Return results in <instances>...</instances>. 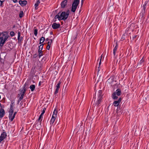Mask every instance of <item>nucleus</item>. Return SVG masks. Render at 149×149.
Segmentation results:
<instances>
[{"label": "nucleus", "instance_id": "f257e3e1", "mask_svg": "<svg viewBox=\"0 0 149 149\" xmlns=\"http://www.w3.org/2000/svg\"><path fill=\"white\" fill-rule=\"evenodd\" d=\"M60 12L58 13V14L55 16V19H58L59 21L62 20L64 21L66 20L68 18L69 14L70 11L69 10H68L66 11V12L65 11L62 12L60 15Z\"/></svg>", "mask_w": 149, "mask_h": 149}, {"label": "nucleus", "instance_id": "f03ea898", "mask_svg": "<svg viewBox=\"0 0 149 149\" xmlns=\"http://www.w3.org/2000/svg\"><path fill=\"white\" fill-rule=\"evenodd\" d=\"M6 32L2 33L3 36L4 37L2 36L0 37V46L2 47L3 46L6 41L7 40L10 36L8 35L7 33H6Z\"/></svg>", "mask_w": 149, "mask_h": 149}, {"label": "nucleus", "instance_id": "7ed1b4c3", "mask_svg": "<svg viewBox=\"0 0 149 149\" xmlns=\"http://www.w3.org/2000/svg\"><path fill=\"white\" fill-rule=\"evenodd\" d=\"M20 32L19 31H18L17 37V39L18 40V43L21 45L22 43V41L23 40V37L20 36Z\"/></svg>", "mask_w": 149, "mask_h": 149}, {"label": "nucleus", "instance_id": "20e7f679", "mask_svg": "<svg viewBox=\"0 0 149 149\" xmlns=\"http://www.w3.org/2000/svg\"><path fill=\"white\" fill-rule=\"evenodd\" d=\"M7 136V134L5 132H3L1 134L0 136V143L1 141H3L5 138H6Z\"/></svg>", "mask_w": 149, "mask_h": 149}, {"label": "nucleus", "instance_id": "39448f33", "mask_svg": "<svg viewBox=\"0 0 149 149\" xmlns=\"http://www.w3.org/2000/svg\"><path fill=\"white\" fill-rule=\"evenodd\" d=\"M10 46L11 45L10 42H8L3 47L4 48H5L4 49L5 51L8 52L10 51L9 49H8V48H10V49H11L10 47Z\"/></svg>", "mask_w": 149, "mask_h": 149}, {"label": "nucleus", "instance_id": "423d86ee", "mask_svg": "<svg viewBox=\"0 0 149 149\" xmlns=\"http://www.w3.org/2000/svg\"><path fill=\"white\" fill-rule=\"evenodd\" d=\"M68 1L67 0H64L62 1L61 5L62 8H65L67 6Z\"/></svg>", "mask_w": 149, "mask_h": 149}, {"label": "nucleus", "instance_id": "0eeeda50", "mask_svg": "<svg viewBox=\"0 0 149 149\" xmlns=\"http://www.w3.org/2000/svg\"><path fill=\"white\" fill-rule=\"evenodd\" d=\"M121 100V98H119L118 100L114 101L113 103L114 106L116 107L119 106V104L120 103Z\"/></svg>", "mask_w": 149, "mask_h": 149}, {"label": "nucleus", "instance_id": "6e6552de", "mask_svg": "<svg viewBox=\"0 0 149 149\" xmlns=\"http://www.w3.org/2000/svg\"><path fill=\"white\" fill-rule=\"evenodd\" d=\"M26 83L23 86V89H24V91L23 93H22V94L19 97V98H21L22 99H23V97L24 95V94L25 93V92L26 91V89L25 88L26 86Z\"/></svg>", "mask_w": 149, "mask_h": 149}, {"label": "nucleus", "instance_id": "1a4fd4ad", "mask_svg": "<svg viewBox=\"0 0 149 149\" xmlns=\"http://www.w3.org/2000/svg\"><path fill=\"white\" fill-rule=\"evenodd\" d=\"M19 3L20 5L22 7H24L27 4V2L26 0H24L23 1L22 0H19Z\"/></svg>", "mask_w": 149, "mask_h": 149}, {"label": "nucleus", "instance_id": "9d476101", "mask_svg": "<svg viewBox=\"0 0 149 149\" xmlns=\"http://www.w3.org/2000/svg\"><path fill=\"white\" fill-rule=\"evenodd\" d=\"M60 26V25L59 24L56 23H54L52 25V27L53 29H56L59 28Z\"/></svg>", "mask_w": 149, "mask_h": 149}, {"label": "nucleus", "instance_id": "9b49d317", "mask_svg": "<svg viewBox=\"0 0 149 149\" xmlns=\"http://www.w3.org/2000/svg\"><path fill=\"white\" fill-rule=\"evenodd\" d=\"M102 99V98H101V97H98V100H97V102L95 104H93V105L94 106V107H95V106H97V107H98L99 104L101 103Z\"/></svg>", "mask_w": 149, "mask_h": 149}, {"label": "nucleus", "instance_id": "f8f14e48", "mask_svg": "<svg viewBox=\"0 0 149 149\" xmlns=\"http://www.w3.org/2000/svg\"><path fill=\"white\" fill-rule=\"evenodd\" d=\"M5 112L3 109H1L0 111V118H1L4 116Z\"/></svg>", "mask_w": 149, "mask_h": 149}, {"label": "nucleus", "instance_id": "ddd939ff", "mask_svg": "<svg viewBox=\"0 0 149 149\" xmlns=\"http://www.w3.org/2000/svg\"><path fill=\"white\" fill-rule=\"evenodd\" d=\"M77 5L72 4L71 11L74 13L75 12L77 8Z\"/></svg>", "mask_w": 149, "mask_h": 149}, {"label": "nucleus", "instance_id": "4468645a", "mask_svg": "<svg viewBox=\"0 0 149 149\" xmlns=\"http://www.w3.org/2000/svg\"><path fill=\"white\" fill-rule=\"evenodd\" d=\"M116 45L113 49V54L114 55V56H115V55L116 54V52L117 50V49L118 48V44L117 42H116Z\"/></svg>", "mask_w": 149, "mask_h": 149}, {"label": "nucleus", "instance_id": "2eb2a0df", "mask_svg": "<svg viewBox=\"0 0 149 149\" xmlns=\"http://www.w3.org/2000/svg\"><path fill=\"white\" fill-rule=\"evenodd\" d=\"M114 81V78L113 77H111L110 78L108 79L107 81L109 83H111Z\"/></svg>", "mask_w": 149, "mask_h": 149}, {"label": "nucleus", "instance_id": "dca6fc26", "mask_svg": "<svg viewBox=\"0 0 149 149\" xmlns=\"http://www.w3.org/2000/svg\"><path fill=\"white\" fill-rule=\"evenodd\" d=\"M102 94V90L99 91L97 93L98 97H101V98H102L103 95Z\"/></svg>", "mask_w": 149, "mask_h": 149}, {"label": "nucleus", "instance_id": "f3484780", "mask_svg": "<svg viewBox=\"0 0 149 149\" xmlns=\"http://www.w3.org/2000/svg\"><path fill=\"white\" fill-rule=\"evenodd\" d=\"M117 95V96H119L121 94V91L120 89L118 88V89L116 91L114 92Z\"/></svg>", "mask_w": 149, "mask_h": 149}, {"label": "nucleus", "instance_id": "a211bd4d", "mask_svg": "<svg viewBox=\"0 0 149 149\" xmlns=\"http://www.w3.org/2000/svg\"><path fill=\"white\" fill-rule=\"evenodd\" d=\"M116 95H117L115 93L113 92L112 94L111 97L113 99H117L118 98V97Z\"/></svg>", "mask_w": 149, "mask_h": 149}, {"label": "nucleus", "instance_id": "6ab92c4d", "mask_svg": "<svg viewBox=\"0 0 149 149\" xmlns=\"http://www.w3.org/2000/svg\"><path fill=\"white\" fill-rule=\"evenodd\" d=\"M79 2V0H74L72 4L78 6Z\"/></svg>", "mask_w": 149, "mask_h": 149}, {"label": "nucleus", "instance_id": "aec40b11", "mask_svg": "<svg viewBox=\"0 0 149 149\" xmlns=\"http://www.w3.org/2000/svg\"><path fill=\"white\" fill-rule=\"evenodd\" d=\"M35 87L36 86L35 85L32 84L30 85L29 88L30 89L31 91L32 92L34 90Z\"/></svg>", "mask_w": 149, "mask_h": 149}, {"label": "nucleus", "instance_id": "412c9836", "mask_svg": "<svg viewBox=\"0 0 149 149\" xmlns=\"http://www.w3.org/2000/svg\"><path fill=\"white\" fill-rule=\"evenodd\" d=\"M148 3V1H146L145 2L144 4H143V10H144V12H145V11L146 10V5Z\"/></svg>", "mask_w": 149, "mask_h": 149}, {"label": "nucleus", "instance_id": "4be33fe9", "mask_svg": "<svg viewBox=\"0 0 149 149\" xmlns=\"http://www.w3.org/2000/svg\"><path fill=\"white\" fill-rule=\"evenodd\" d=\"M9 113V119L11 120V118H12V117L13 116V112H9L8 111Z\"/></svg>", "mask_w": 149, "mask_h": 149}, {"label": "nucleus", "instance_id": "5701e85b", "mask_svg": "<svg viewBox=\"0 0 149 149\" xmlns=\"http://www.w3.org/2000/svg\"><path fill=\"white\" fill-rule=\"evenodd\" d=\"M45 40V38L43 37H42L40 40L39 44H41Z\"/></svg>", "mask_w": 149, "mask_h": 149}, {"label": "nucleus", "instance_id": "b1692460", "mask_svg": "<svg viewBox=\"0 0 149 149\" xmlns=\"http://www.w3.org/2000/svg\"><path fill=\"white\" fill-rule=\"evenodd\" d=\"M14 107L12 105L10 106V109L8 111L14 112Z\"/></svg>", "mask_w": 149, "mask_h": 149}, {"label": "nucleus", "instance_id": "393cba45", "mask_svg": "<svg viewBox=\"0 0 149 149\" xmlns=\"http://www.w3.org/2000/svg\"><path fill=\"white\" fill-rule=\"evenodd\" d=\"M144 60L143 59H141L139 63H138V65H141L143 64V63L144 62Z\"/></svg>", "mask_w": 149, "mask_h": 149}, {"label": "nucleus", "instance_id": "a878e982", "mask_svg": "<svg viewBox=\"0 0 149 149\" xmlns=\"http://www.w3.org/2000/svg\"><path fill=\"white\" fill-rule=\"evenodd\" d=\"M117 107V109H116V111L118 112H121L120 106L119 105Z\"/></svg>", "mask_w": 149, "mask_h": 149}, {"label": "nucleus", "instance_id": "bb28decb", "mask_svg": "<svg viewBox=\"0 0 149 149\" xmlns=\"http://www.w3.org/2000/svg\"><path fill=\"white\" fill-rule=\"evenodd\" d=\"M102 57V55L100 56V62H99V66L98 67V70H97L98 72L100 71V69H99V67H100V64H101V61Z\"/></svg>", "mask_w": 149, "mask_h": 149}, {"label": "nucleus", "instance_id": "cd10ccee", "mask_svg": "<svg viewBox=\"0 0 149 149\" xmlns=\"http://www.w3.org/2000/svg\"><path fill=\"white\" fill-rule=\"evenodd\" d=\"M43 114H42V113H41L38 118V120L40 121V122H41L42 120V116H43Z\"/></svg>", "mask_w": 149, "mask_h": 149}, {"label": "nucleus", "instance_id": "c85d7f7f", "mask_svg": "<svg viewBox=\"0 0 149 149\" xmlns=\"http://www.w3.org/2000/svg\"><path fill=\"white\" fill-rule=\"evenodd\" d=\"M61 84V81H60L58 82L56 86V87L57 88H60V85Z\"/></svg>", "mask_w": 149, "mask_h": 149}, {"label": "nucleus", "instance_id": "c756f323", "mask_svg": "<svg viewBox=\"0 0 149 149\" xmlns=\"http://www.w3.org/2000/svg\"><path fill=\"white\" fill-rule=\"evenodd\" d=\"M24 13L22 11L20 12V13L19 14V17L20 18H22L23 16Z\"/></svg>", "mask_w": 149, "mask_h": 149}, {"label": "nucleus", "instance_id": "7c9ffc66", "mask_svg": "<svg viewBox=\"0 0 149 149\" xmlns=\"http://www.w3.org/2000/svg\"><path fill=\"white\" fill-rule=\"evenodd\" d=\"M56 119L52 118L50 120V125H52L54 123Z\"/></svg>", "mask_w": 149, "mask_h": 149}, {"label": "nucleus", "instance_id": "2f4dec72", "mask_svg": "<svg viewBox=\"0 0 149 149\" xmlns=\"http://www.w3.org/2000/svg\"><path fill=\"white\" fill-rule=\"evenodd\" d=\"M34 33L35 35L36 36H37V35L38 34V29H34Z\"/></svg>", "mask_w": 149, "mask_h": 149}, {"label": "nucleus", "instance_id": "473e14b6", "mask_svg": "<svg viewBox=\"0 0 149 149\" xmlns=\"http://www.w3.org/2000/svg\"><path fill=\"white\" fill-rule=\"evenodd\" d=\"M10 35L11 36L13 37V36H14L15 35V33L14 31H10Z\"/></svg>", "mask_w": 149, "mask_h": 149}, {"label": "nucleus", "instance_id": "72a5a7b5", "mask_svg": "<svg viewBox=\"0 0 149 149\" xmlns=\"http://www.w3.org/2000/svg\"><path fill=\"white\" fill-rule=\"evenodd\" d=\"M17 113V112H15L14 113L12 117V118H11V121H12L15 117V115Z\"/></svg>", "mask_w": 149, "mask_h": 149}, {"label": "nucleus", "instance_id": "f704fd0d", "mask_svg": "<svg viewBox=\"0 0 149 149\" xmlns=\"http://www.w3.org/2000/svg\"><path fill=\"white\" fill-rule=\"evenodd\" d=\"M43 45V44H42L40 45L39 47V49L42 50Z\"/></svg>", "mask_w": 149, "mask_h": 149}, {"label": "nucleus", "instance_id": "c9c22d12", "mask_svg": "<svg viewBox=\"0 0 149 149\" xmlns=\"http://www.w3.org/2000/svg\"><path fill=\"white\" fill-rule=\"evenodd\" d=\"M59 89V88H56V89L54 93V94L55 95L56 94L58 93Z\"/></svg>", "mask_w": 149, "mask_h": 149}, {"label": "nucleus", "instance_id": "e433bc0d", "mask_svg": "<svg viewBox=\"0 0 149 149\" xmlns=\"http://www.w3.org/2000/svg\"><path fill=\"white\" fill-rule=\"evenodd\" d=\"M38 5H39V4L36 3H35L34 6H35V9L37 10L38 9Z\"/></svg>", "mask_w": 149, "mask_h": 149}, {"label": "nucleus", "instance_id": "4c0bfd02", "mask_svg": "<svg viewBox=\"0 0 149 149\" xmlns=\"http://www.w3.org/2000/svg\"><path fill=\"white\" fill-rule=\"evenodd\" d=\"M57 113V110H55L53 113V114H54V115L56 116Z\"/></svg>", "mask_w": 149, "mask_h": 149}, {"label": "nucleus", "instance_id": "58836bf2", "mask_svg": "<svg viewBox=\"0 0 149 149\" xmlns=\"http://www.w3.org/2000/svg\"><path fill=\"white\" fill-rule=\"evenodd\" d=\"M4 61V59L1 58V55H0V62L1 63H3Z\"/></svg>", "mask_w": 149, "mask_h": 149}, {"label": "nucleus", "instance_id": "ea45409f", "mask_svg": "<svg viewBox=\"0 0 149 149\" xmlns=\"http://www.w3.org/2000/svg\"><path fill=\"white\" fill-rule=\"evenodd\" d=\"M43 55V54L42 52H40V53H39L38 56H39V58H40V57L41 56H42Z\"/></svg>", "mask_w": 149, "mask_h": 149}, {"label": "nucleus", "instance_id": "a19ab883", "mask_svg": "<svg viewBox=\"0 0 149 149\" xmlns=\"http://www.w3.org/2000/svg\"><path fill=\"white\" fill-rule=\"evenodd\" d=\"M15 105V102L13 101H12L11 102V104L10 106L12 105L13 106H14Z\"/></svg>", "mask_w": 149, "mask_h": 149}, {"label": "nucleus", "instance_id": "79ce46f5", "mask_svg": "<svg viewBox=\"0 0 149 149\" xmlns=\"http://www.w3.org/2000/svg\"><path fill=\"white\" fill-rule=\"evenodd\" d=\"M23 91H24L23 88L22 90L20 89V90H19V94H20V95H21V94H22V93L23 92Z\"/></svg>", "mask_w": 149, "mask_h": 149}, {"label": "nucleus", "instance_id": "37998d69", "mask_svg": "<svg viewBox=\"0 0 149 149\" xmlns=\"http://www.w3.org/2000/svg\"><path fill=\"white\" fill-rule=\"evenodd\" d=\"M46 110V108H44L43 110L42 111V113H42V114H44L45 112V111Z\"/></svg>", "mask_w": 149, "mask_h": 149}, {"label": "nucleus", "instance_id": "c03bdc74", "mask_svg": "<svg viewBox=\"0 0 149 149\" xmlns=\"http://www.w3.org/2000/svg\"><path fill=\"white\" fill-rule=\"evenodd\" d=\"M38 56V55L36 54H34L33 56V58H36Z\"/></svg>", "mask_w": 149, "mask_h": 149}, {"label": "nucleus", "instance_id": "a18cd8bd", "mask_svg": "<svg viewBox=\"0 0 149 149\" xmlns=\"http://www.w3.org/2000/svg\"><path fill=\"white\" fill-rule=\"evenodd\" d=\"M4 1H3H3L0 0V2L1 3V4L0 5V6H2V5L3 4V3L4 2Z\"/></svg>", "mask_w": 149, "mask_h": 149}, {"label": "nucleus", "instance_id": "49530a36", "mask_svg": "<svg viewBox=\"0 0 149 149\" xmlns=\"http://www.w3.org/2000/svg\"><path fill=\"white\" fill-rule=\"evenodd\" d=\"M22 100V99H21V98H19L18 100L17 101V104H19L20 102Z\"/></svg>", "mask_w": 149, "mask_h": 149}, {"label": "nucleus", "instance_id": "de8ad7c7", "mask_svg": "<svg viewBox=\"0 0 149 149\" xmlns=\"http://www.w3.org/2000/svg\"><path fill=\"white\" fill-rule=\"evenodd\" d=\"M137 36V35H134L132 36V39L133 40Z\"/></svg>", "mask_w": 149, "mask_h": 149}, {"label": "nucleus", "instance_id": "09e8293b", "mask_svg": "<svg viewBox=\"0 0 149 149\" xmlns=\"http://www.w3.org/2000/svg\"><path fill=\"white\" fill-rule=\"evenodd\" d=\"M56 115H54V114H53L52 118L56 119Z\"/></svg>", "mask_w": 149, "mask_h": 149}, {"label": "nucleus", "instance_id": "8fccbe9b", "mask_svg": "<svg viewBox=\"0 0 149 149\" xmlns=\"http://www.w3.org/2000/svg\"><path fill=\"white\" fill-rule=\"evenodd\" d=\"M52 43L51 42H50V41H49L47 43L48 46H49V45L51 46V45L52 44Z\"/></svg>", "mask_w": 149, "mask_h": 149}, {"label": "nucleus", "instance_id": "3c124183", "mask_svg": "<svg viewBox=\"0 0 149 149\" xmlns=\"http://www.w3.org/2000/svg\"><path fill=\"white\" fill-rule=\"evenodd\" d=\"M50 46H48V45H47V46L46 47V48L48 50H49L50 48Z\"/></svg>", "mask_w": 149, "mask_h": 149}, {"label": "nucleus", "instance_id": "603ef678", "mask_svg": "<svg viewBox=\"0 0 149 149\" xmlns=\"http://www.w3.org/2000/svg\"><path fill=\"white\" fill-rule=\"evenodd\" d=\"M41 83H42L41 82V81H40L39 83V84H38L39 86H40L41 85Z\"/></svg>", "mask_w": 149, "mask_h": 149}, {"label": "nucleus", "instance_id": "864d4df0", "mask_svg": "<svg viewBox=\"0 0 149 149\" xmlns=\"http://www.w3.org/2000/svg\"><path fill=\"white\" fill-rule=\"evenodd\" d=\"M13 1L14 3H16L17 2V0H13Z\"/></svg>", "mask_w": 149, "mask_h": 149}, {"label": "nucleus", "instance_id": "5fc2aeb1", "mask_svg": "<svg viewBox=\"0 0 149 149\" xmlns=\"http://www.w3.org/2000/svg\"><path fill=\"white\" fill-rule=\"evenodd\" d=\"M40 2L39 0H38L37 1L36 3H38L39 4L40 3Z\"/></svg>", "mask_w": 149, "mask_h": 149}, {"label": "nucleus", "instance_id": "6e6d98bb", "mask_svg": "<svg viewBox=\"0 0 149 149\" xmlns=\"http://www.w3.org/2000/svg\"><path fill=\"white\" fill-rule=\"evenodd\" d=\"M42 52V50L38 49V53H40V52Z\"/></svg>", "mask_w": 149, "mask_h": 149}, {"label": "nucleus", "instance_id": "4d7b16f0", "mask_svg": "<svg viewBox=\"0 0 149 149\" xmlns=\"http://www.w3.org/2000/svg\"><path fill=\"white\" fill-rule=\"evenodd\" d=\"M49 40V39L48 38H47L46 39V41H48Z\"/></svg>", "mask_w": 149, "mask_h": 149}, {"label": "nucleus", "instance_id": "13d9d810", "mask_svg": "<svg viewBox=\"0 0 149 149\" xmlns=\"http://www.w3.org/2000/svg\"><path fill=\"white\" fill-rule=\"evenodd\" d=\"M83 0H81V6L83 4Z\"/></svg>", "mask_w": 149, "mask_h": 149}, {"label": "nucleus", "instance_id": "bf43d9fd", "mask_svg": "<svg viewBox=\"0 0 149 149\" xmlns=\"http://www.w3.org/2000/svg\"><path fill=\"white\" fill-rule=\"evenodd\" d=\"M15 25H13V28H12V29H13V28H15Z\"/></svg>", "mask_w": 149, "mask_h": 149}, {"label": "nucleus", "instance_id": "052dcab7", "mask_svg": "<svg viewBox=\"0 0 149 149\" xmlns=\"http://www.w3.org/2000/svg\"><path fill=\"white\" fill-rule=\"evenodd\" d=\"M50 42H51L52 43V39H50Z\"/></svg>", "mask_w": 149, "mask_h": 149}, {"label": "nucleus", "instance_id": "680f3d73", "mask_svg": "<svg viewBox=\"0 0 149 149\" xmlns=\"http://www.w3.org/2000/svg\"><path fill=\"white\" fill-rule=\"evenodd\" d=\"M121 53H120V56H119L120 57H122V56H121Z\"/></svg>", "mask_w": 149, "mask_h": 149}, {"label": "nucleus", "instance_id": "e2e57ef3", "mask_svg": "<svg viewBox=\"0 0 149 149\" xmlns=\"http://www.w3.org/2000/svg\"><path fill=\"white\" fill-rule=\"evenodd\" d=\"M20 94H18V95H17V96L19 97H20Z\"/></svg>", "mask_w": 149, "mask_h": 149}, {"label": "nucleus", "instance_id": "0e129e2a", "mask_svg": "<svg viewBox=\"0 0 149 149\" xmlns=\"http://www.w3.org/2000/svg\"><path fill=\"white\" fill-rule=\"evenodd\" d=\"M50 33L51 35H52L53 34V32H51Z\"/></svg>", "mask_w": 149, "mask_h": 149}, {"label": "nucleus", "instance_id": "69168bd1", "mask_svg": "<svg viewBox=\"0 0 149 149\" xmlns=\"http://www.w3.org/2000/svg\"><path fill=\"white\" fill-rule=\"evenodd\" d=\"M1 104L0 103V107H1Z\"/></svg>", "mask_w": 149, "mask_h": 149}, {"label": "nucleus", "instance_id": "338daca9", "mask_svg": "<svg viewBox=\"0 0 149 149\" xmlns=\"http://www.w3.org/2000/svg\"><path fill=\"white\" fill-rule=\"evenodd\" d=\"M45 58V57H43V58H42V60H43Z\"/></svg>", "mask_w": 149, "mask_h": 149}, {"label": "nucleus", "instance_id": "774afa93", "mask_svg": "<svg viewBox=\"0 0 149 149\" xmlns=\"http://www.w3.org/2000/svg\"><path fill=\"white\" fill-rule=\"evenodd\" d=\"M33 83H34V81H33Z\"/></svg>", "mask_w": 149, "mask_h": 149}]
</instances>
